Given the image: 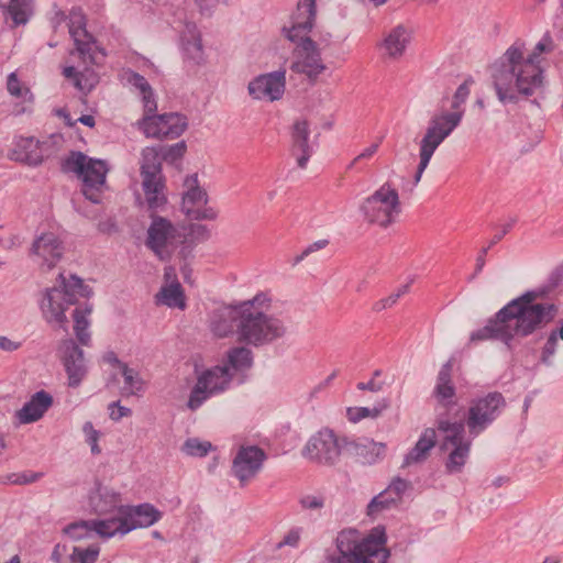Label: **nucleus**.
<instances>
[{
    "label": "nucleus",
    "mask_w": 563,
    "mask_h": 563,
    "mask_svg": "<svg viewBox=\"0 0 563 563\" xmlns=\"http://www.w3.org/2000/svg\"><path fill=\"white\" fill-rule=\"evenodd\" d=\"M299 504L306 510H320L324 506V498L319 495L307 494L300 497Z\"/></svg>",
    "instance_id": "8fccbe9b"
},
{
    "label": "nucleus",
    "mask_w": 563,
    "mask_h": 563,
    "mask_svg": "<svg viewBox=\"0 0 563 563\" xmlns=\"http://www.w3.org/2000/svg\"><path fill=\"white\" fill-rule=\"evenodd\" d=\"M181 211L192 220L212 221L218 210L209 203L207 190L200 185L197 174L185 178L181 194Z\"/></svg>",
    "instance_id": "dca6fc26"
},
{
    "label": "nucleus",
    "mask_w": 563,
    "mask_h": 563,
    "mask_svg": "<svg viewBox=\"0 0 563 563\" xmlns=\"http://www.w3.org/2000/svg\"><path fill=\"white\" fill-rule=\"evenodd\" d=\"M433 395L438 402L443 406L454 404L455 389L451 382L450 364H445L439 372Z\"/></svg>",
    "instance_id": "e433bc0d"
},
{
    "label": "nucleus",
    "mask_w": 563,
    "mask_h": 563,
    "mask_svg": "<svg viewBox=\"0 0 563 563\" xmlns=\"http://www.w3.org/2000/svg\"><path fill=\"white\" fill-rule=\"evenodd\" d=\"M7 90L12 97L21 99L24 102L33 101L31 89L19 78L15 71L11 73L7 78Z\"/></svg>",
    "instance_id": "a19ab883"
},
{
    "label": "nucleus",
    "mask_w": 563,
    "mask_h": 563,
    "mask_svg": "<svg viewBox=\"0 0 563 563\" xmlns=\"http://www.w3.org/2000/svg\"><path fill=\"white\" fill-rule=\"evenodd\" d=\"M7 442L4 435L0 434V455L5 451Z\"/></svg>",
    "instance_id": "69168bd1"
},
{
    "label": "nucleus",
    "mask_w": 563,
    "mask_h": 563,
    "mask_svg": "<svg viewBox=\"0 0 563 563\" xmlns=\"http://www.w3.org/2000/svg\"><path fill=\"white\" fill-rule=\"evenodd\" d=\"M51 22L54 29L66 22L68 32L74 40L76 49L71 52V57H78L81 63L78 65L65 66L63 75L71 80L75 88L79 91L88 92L98 82L97 73L90 67L99 63V49L92 36L85 29V15L79 8H73L67 15L56 4L51 10Z\"/></svg>",
    "instance_id": "7ed1b4c3"
},
{
    "label": "nucleus",
    "mask_w": 563,
    "mask_h": 563,
    "mask_svg": "<svg viewBox=\"0 0 563 563\" xmlns=\"http://www.w3.org/2000/svg\"><path fill=\"white\" fill-rule=\"evenodd\" d=\"M232 377L229 369L220 363L203 371L197 377L187 406L190 410H197L208 398L224 393L229 389Z\"/></svg>",
    "instance_id": "2eb2a0df"
},
{
    "label": "nucleus",
    "mask_w": 563,
    "mask_h": 563,
    "mask_svg": "<svg viewBox=\"0 0 563 563\" xmlns=\"http://www.w3.org/2000/svg\"><path fill=\"white\" fill-rule=\"evenodd\" d=\"M266 453L257 445H241L232 461V474L240 482L246 485L253 481L262 471Z\"/></svg>",
    "instance_id": "a211bd4d"
},
{
    "label": "nucleus",
    "mask_w": 563,
    "mask_h": 563,
    "mask_svg": "<svg viewBox=\"0 0 563 563\" xmlns=\"http://www.w3.org/2000/svg\"><path fill=\"white\" fill-rule=\"evenodd\" d=\"M142 188L148 209L158 210L167 203V187L164 175L142 177Z\"/></svg>",
    "instance_id": "c85d7f7f"
},
{
    "label": "nucleus",
    "mask_w": 563,
    "mask_h": 563,
    "mask_svg": "<svg viewBox=\"0 0 563 563\" xmlns=\"http://www.w3.org/2000/svg\"><path fill=\"white\" fill-rule=\"evenodd\" d=\"M64 532L74 540H81L88 538L95 531L91 521H78L68 525Z\"/></svg>",
    "instance_id": "a18cd8bd"
},
{
    "label": "nucleus",
    "mask_w": 563,
    "mask_h": 563,
    "mask_svg": "<svg viewBox=\"0 0 563 563\" xmlns=\"http://www.w3.org/2000/svg\"><path fill=\"white\" fill-rule=\"evenodd\" d=\"M185 152H186V145L184 142H180V143L169 146L166 150V152L164 153L162 158L173 163V162H176L179 158H181L183 155L185 154Z\"/></svg>",
    "instance_id": "864d4df0"
},
{
    "label": "nucleus",
    "mask_w": 563,
    "mask_h": 563,
    "mask_svg": "<svg viewBox=\"0 0 563 563\" xmlns=\"http://www.w3.org/2000/svg\"><path fill=\"white\" fill-rule=\"evenodd\" d=\"M435 443L437 431L433 428L424 429L413 448L405 455L401 466L408 467L424 462L429 457L431 450L435 446Z\"/></svg>",
    "instance_id": "7c9ffc66"
},
{
    "label": "nucleus",
    "mask_w": 563,
    "mask_h": 563,
    "mask_svg": "<svg viewBox=\"0 0 563 563\" xmlns=\"http://www.w3.org/2000/svg\"><path fill=\"white\" fill-rule=\"evenodd\" d=\"M386 444L369 439H346L345 454L353 456L362 464L372 465L383 460L386 455Z\"/></svg>",
    "instance_id": "393cba45"
},
{
    "label": "nucleus",
    "mask_w": 563,
    "mask_h": 563,
    "mask_svg": "<svg viewBox=\"0 0 563 563\" xmlns=\"http://www.w3.org/2000/svg\"><path fill=\"white\" fill-rule=\"evenodd\" d=\"M391 490H383L375 496L367 506V515L371 517L378 516L382 511L391 508L398 501L390 496Z\"/></svg>",
    "instance_id": "79ce46f5"
},
{
    "label": "nucleus",
    "mask_w": 563,
    "mask_h": 563,
    "mask_svg": "<svg viewBox=\"0 0 563 563\" xmlns=\"http://www.w3.org/2000/svg\"><path fill=\"white\" fill-rule=\"evenodd\" d=\"M109 518L100 520H91L93 531L101 538L109 539L115 534H126L130 527L126 523V517L123 508L117 509L114 514H110Z\"/></svg>",
    "instance_id": "72a5a7b5"
},
{
    "label": "nucleus",
    "mask_w": 563,
    "mask_h": 563,
    "mask_svg": "<svg viewBox=\"0 0 563 563\" xmlns=\"http://www.w3.org/2000/svg\"><path fill=\"white\" fill-rule=\"evenodd\" d=\"M4 20L11 21V26L24 25L34 12V0H0Z\"/></svg>",
    "instance_id": "2f4dec72"
},
{
    "label": "nucleus",
    "mask_w": 563,
    "mask_h": 563,
    "mask_svg": "<svg viewBox=\"0 0 563 563\" xmlns=\"http://www.w3.org/2000/svg\"><path fill=\"white\" fill-rule=\"evenodd\" d=\"M220 364L229 369V374L233 378L235 375L244 373L252 367V351L245 346L231 347L225 352Z\"/></svg>",
    "instance_id": "f704fd0d"
},
{
    "label": "nucleus",
    "mask_w": 563,
    "mask_h": 563,
    "mask_svg": "<svg viewBox=\"0 0 563 563\" xmlns=\"http://www.w3.org/2000/svg\"><path fill=\"white\" fill-rule=\"evenodd\" d=\"M155 302L168 308L186 309L185 291L173 266H167L164 269V283L155 295Z\"/></svg>",
    "instance_id": "5701e85b"
},
{
    "label": "nucleus",
    "mask_w": 563,
    "mask_h": 563,
    "mask_svg": "<svg viewBox=\"0 0 563 563\" xmlns=\"http://www.w3.org/2000/svg\"><path fill=\"white\" fill-rule=\"evenodd\" d=\"M299 539H300V534L298 531H289L284 540L280 542V545L285 544V545H291V547H295L298 544L299 542Z\"/></svg>",
    "instance_id": "13d9d810"
},
{
    "label": "nucleus",
    "mask_w": 563,
    "mask_h": 563,
    "mask_svg": "<svg viewBox=\"0 0 563 563\" xmlns=\"http://www.w3.org/2000/svg\"><path fill=\"white\" fill-rule=\"evenodd\" d=\"M271 306L272 299L264 292L241 302V321L236 323L239 342L261 346L285 335L284 321L268 313Z\"/></svg>",
    "instance_id": "423d86ee"
},
{
    "label": "nucleus",
    "mask_w": 563,
    "mask_h": 563,
    "mask_svg": "<svg viewBox=\"0 0 563 563\" xmlns=\"http://www.w3.org/2000/svg\"><path fill=\"white\" fill-rule=\"evenodd\" d=\"M131 87L142 96L144 117L139 121V129L146 137L176 139L187 129V119L179 113L154 114L157 103L148 81L139 74L128 78Z\"/></svg>",
    "instance_id": "1a4fd4ad"
},
{
    "label": "nucleus",
    "mask_w": 563,
    "mask_h": 563,
    "mask_svg": "<svg viewBox=\"0 0 563 563\" xmlns=\"http://www.w3.org/2000/svg\"><path fill=\"white\" fill-rule=\"evenodd\" d=\"M100 548L98 545H90L88 548L75 547L69 561L78 563H95L99 556Z\"/></svg>",
    "instance_id": "c03bdc74"
},
{
    "label": "nucleus",
    "mask_w": 563,
    "mask_h": 563,
    "mask_svg": "<svg viewBox=\"0 0 563 563\" xmlns=\"http://www.w3.org/2000/svg\"><path fill=\"white\" fill-rule=\"evenodd\" d=\"M537 299L536 291H528L511 300L485 327L470 334V344L496 339L509 346L516 336L526 338L545 327L556 316L558 308Z\"/></svg>",
    "instance_id": "f03ea898"
},
{
    "label": "nucleus",
    "mask_w": 563,
    "mask_h": 563,
    "mask_svg": "<svg viewBox=\"0 0 563 563\" xmlns=\"http://www.w3.org/2000/svg\"><path fill=\"white\" fill-rule=\"evenodd\" d=\"M93 312V306L91 303L85 302L80 305H75V309L73 311V320H74V332L82 345H89L90 343V332L89 328L91 324L90 317Z\"/></svg>",
    "instance_id": "c9c22d12"
},
{
    "label": "nucleus",
    "mask_w": 563,
    "mask_h": 563,
    "mask_svg": "<svg viewBox=\"0 0 563 563\" xmlns=\"http://www.w3.org/2000/svg\"><path fill=\"white\" fill-rule=\"evenodd\" d=\"M65 168L82 180V194L87 199L95 203L100 201L108 172L103 161L90 158L79 152L71 153L65 162Z\"/></svg>",
    "instance_id": "9b49d317"
},
{
    "label": "nucleus",
    "mask_w": 563,
    "mask_h": 563,
    "mask_svg": "<svg viewBox=\"0 0 563 563\" xmlns=\"http://www.w3.org/2000/svg\"><path fill=\"white\" fill-rule=\"evenodd\" d=\"M59 114L64 117V119L68 125L73 126L75 124V122L71 121L69 114L64 113V111H59Z\"/></svg>",
    "instance_id": "338daca9"
},
{
    "label": "nucleus",
    "mask_w": 563,
    "mask_h": 563,
    "mask_svg": "<svg viewBox=\"0 0 563 563\" xmlns=\"http://www.w3.org/2000/svg\"><path fill=\"white\" fill-rule=\"evenodd\" d=\"M472 80H465L456 89L450 108H442L433 113L428 122L424 134L419 142V164L415 175V184H418L427 169L437 148L461 124L465 109L463 104L471 93Z\"/></svg>",
    "instance_id": "20e7f679"
},
{
    "label": "nucleus",
    "mask_w": 563,
    "mask_h": 563,
    "mask_svg": "<svg viewBox=\"0 0 563 563\" xmlns=\"http://www.w3.org/2000/svg\"><path fill=\"white\" fill-rule=\"evenodd\" d=\"M331 34L327 33L325 35L320 36L319 42L323 45V47H327L330 44Z\"/></svg>",
    "instance_id": "0e129e2a"
},
{
    "label": "nucleus",
    "mask_w": 563,
    "mask_h": 563,
    "mask_svg": "<svg viewBox=\"0 0 563 563\" xmlns=\"http://www.w3.org/2000/svg\"><path fill=\"white\" fill-rule=\"evenodd\" d=\"M555 49L554 40L547 31L525 55L523 45L515 43L507 48L498 64L494 66V86L501 102L514 101L518 95H532L543 80L544 56Z\"/></svg>",
    "instance_id": "f257e3e1"
},
{
    "label": "nucleus",
    "mask_w": 563,
    "mask_h": 563,
    "mask_svg": "<svg viewBox=\"0 0 563 563\" xmlns=\"http://www.w3.org/2000/svg\"><path fill=\"white\" fill-rule=\"evenodd\" d=\"M309 124L305 120L296 121L292 126V154L297 159L300 168H305L312 154V148L309 144Z\"/></svg>",
    "instance_id": "c756f323"
},
{
    "label": "nucleus",
    "mask_w": 563,
    "mask_h": 563,
    "mask_svg": "<svg viewBox=\"0 0 563 563\" xmlns=\"http://www.w3.org/2000/svg\"><path fill=\"white\" fill-rule=\"evenodd\" d=\"M542 563H560L558 558H547Z\"/></svg>",
    "instance_id": "774afa93"
},
{
    "label": "nucleus",
    "mask_w": 563,
    "mask_h": 563,
    "mask_svg": "<svg viewBox=\"0 0 563 563\" xmlns=\"http://www.w3.org/2000/svg\"><path fill=\"white\" fill-rule=\"evenodd\" d=\"M286 89V71L276 70L254 77L247 85L249 95L257 101L280 100Z\"/></svg>",
    "instance_id": "412c9836"
},
{
    "label": "nucleus",
    "mask_w": 563,
    "mask_h": 563,
    "mask_svg": "<svg viewBox=\"0 0 563 563\" xmlns=\"http://www.w3.org/2000/svg\"><path fill=\"white\" fill-rule=\"evenodd\" d=\"M505 398L500 393H489L477 399L468 409L467 427L470 432L477 435L492 423L505 407Z\"/></svg>",
    "instance_id": "f3484780"
},
{
    "label": "nucleus",
    "mask_w": 563,
    "mask_h": 563,
    "mask_svg": "<svg viewBox=\"0 0 563 563\" xmlns=\"http://www.w3.org/2000/svg\"><path fill=\"white\" fill-rule=\"evenodd\" d=\"M346 450V438L324 428L312 434L302 449V456L320 465L332 466Z\"/></svg>",
    "instance_id": "ddd939ff"
},
{
    "label": "nucleus",
    "mask_w": 563,
    "mask_h": 563,
    "mask_svg": "<svg viewBox=\"0 0 563 563\" xmlns=\"http://www.w3.org/2000/svg\"><path fill=\"white\" fill-rule=\"evenodd\" d=\"M77 121L81 122L82 124L92 128L95 125V119L92 115H81L77 119Z\"/></svg>",
    "instance_id": "680f3d73"
},
{
    "label": "nucleus",
    "mask_w": 563,
    "mask_h": 563,
    "mask_svg": "<svg viewBox=\"0 0 563 563\" xmlns=\"http://www.w3.org/2000/svg\"><path fill=\"white\" fill-rule=\"evenodd\" d=\"M241 321V303L221 307L212 312L210 331L217 338H228L236 334V323Z\"/></svg>",
    "instance_id": "b1692460"
},
{
    "label": "nucleus",
    "mask_w": 563,
    "mask_h": 563,
    "mask_svg": "<svg viewBox=\"0 0 563 563\" xmlns=\"http://www.w3.org/2000/svg\"><path fill=\"white\" fill-rule=\"evenodd\" d=\"M378 147H379V142H375L373 144H371L369 146H367L366 148H364L355 158L354 161L352 162V164H356L357 162L360 161H363V159H371L375 154L376 152L378 151Z\"/></svg>",
    "instance_id": "4d7b16f0"
},
{
    "label": "nucleus",
    "mask_w": 563,
    "mask_h": 563,
    "mask_svg": "<svg viewBox=\"0 0 563 563\" xmlns=\"http://www.w3.org/2000/svg\"><path fill=\"white\" fill-rule=\"evenodd\" d=\"M212 449L209 441H202L197 438H189L181 446V452L188 456L202 457Z\"/></svg>",
    "instance_id": "37998d69"
},
{
    "label": "nucleus",
    "mask_w": 563,
    "mask_h": 563,
    "mask_svg": "<svg viewBox=\"0 0 563 563\" xmlns=\"http://www.w3.org/2000/svg\"><path fill=\"white\" fill-rule=\"evenodd\" d=\"M22 346L21 340H15L5 335H0V350L3 352L12 353Z\"/></svg>",
    "instance_id": "6e6d98bb"
},
{
    "label": "nucleus",
    "mask_w": 563,
    "mask_h": 563,
    "mask_svg": "<svg viewBox=\"0 0 563 563\" xmlns=\"http://www.w3.org/2000/svg\"><path fill=\"white\" fill-rule=\"evenodd\" d=\"M297 10L290 25L283 27L285 37L296 43L291 69L310 79H316L327 68L316 42L308 36L316 18V1L300 0Z\"/></svg>",
    "instance_id": "39448f33"
},
{
    "label": "nucleus",
    "mask_w": 563,
    "mask_h": 563,
    "mask_svg": "<svg viewBox=\"0 0 563 563\" xmlns=\"http://www.w3.org/2000/svg\"><path fill=\"white\" fill-rule=\"evenodd\" d=\"M82 432L85 434L86 442L90 445L91 453L95 455L99 454L101 452V449L98 444L100 432L95 429L90 421L84 424Z\"/></svg>",
    "instance_id": "09e8293b"
},
{
    "label": "nucleus",
    "mask_w": 563,
    "mask_h": 563,
    "mask_svg": "<svg viewBox=\"0 0 563 563\" xmlns=\"http://www.w3.org/2000/svg\"><path fill=\"white\" fill-rule=\"evenodd\" d=\"M123 511L130 531L137 528L151 527L162 518V512L151 504H142L135 507L126 506L123 508Z\"/></svg>",
    "instance_id": "473e14b6"
},
{
    "label": "nucleus",
    "mask_w": 563,
    "mask_h": 563,
    "mask_svg": "<svg viewBox=\"0 0 563 563\" xmlns=\"http://www.w3.org/2000/svg\"><path fill=\"white\" fill-rule=\"evenodd\" d=\"M181 48L184 62L189 68L201 66L206 63L201 36L196 25H186L181 34Z\"/></svg>",
    "instance_id": "bb28decb"
},
{
    "label": "nucleus",
    "mask_w": 563,
    "mask_h": 563,
    "mask_svg": "<svg viewBox=\"0 0 563 563\" xmlns=\"http://www.w3.org/2000/svg\"><path fill=\"white\" fill-rule=\"evenodd\" d=\"M382 527L374 528L361 538L356 530H343L336 538V549L329 553L325 563H385L388 551Z\"/></svg>",
    "instance_id": "6e6552de"
},
{
    "label": "nucleus",
    "mask_w": 563,
    "mask_h": 563,
    "mask_svg": "<svg viewBox=\"0 0 563 563\" xmlns=\"http://www.w3.org/2000/svg\"><path fill=\"white\" fill-rule=\"evenodd\" d=\"M488 251V247H484L481 254L476 258V271L481 272L485 265V255Z\"/></svg>",
    "instance_id": "052dcab7"
},
{
    "label": "nucleus",
    "mask_w": 563,
    "mask_h": 563,
    "mask_svg": "<svg viewBox=\"0 0 563 563\" xmlns=\"http://www.w3.org/2000/svg\"><path fill=\"white\" fill-rule=\"evenodd\" d=\"M558 338L556 332H551L543 349L541 358L544 363H549L550 358L556 353Z\"/></svg>",
    "instance_id": "3c124183"
},
{
    "label": "nucleus",
    "mask_w": 563,
    "mask_h": 563,
    "mask_svg": "<svg viewBox=\"0 0 563 563\" xmlns=\"http://www.w3.org/2000/svg\"><path fill=\"white\" fill-rule=\"evenodd\" d=\"M402 211L400 195L396 186L387 180L364 198L360 212L364 221L380 229L393 225Z\"/></svg>",
    "instance_id": "9d476101"
},
{
    "label": "nucleus",
    "mask_w": 563,
    "mask_h": 563,
    "mask_svg": "<svg viewBox=\"0 0 563 563\" xmlns=\"http://www.w3.org/2000/svg\"><path fill=\"white\" fill-rule=\"evenodd\" d=\"M91 505L99 515L114 514L117 509L125 508L120 504V496L115 492L99 487L95 496L91 497Z\"/></svg>",
    "instance_id": "4c0bfd02"
},
{
    "label": "nucleus",
    "mask_w": 563,
    "mask_h": 563,
    "mask_svg": "<svg viewBox=\"0 0 563 563\" xmlns=\"http://www.w3.org/2000/svg\"><path fill=\"white\" fill-rule=\"evenodd\" d=\"M162 155L158 147H145L141 157V176H157L162 173Z\"/></svg>",
    "instance_id": "ea45409f"
},
{
    "label": "nucleus",
    "mask_w": 563,
    "mask_h": 563,
    "mask_svg": "<svg viewBox=\"0 0 563 563\" xmlns=\"http://www.w3.org/2000/svg\"><path fill=\"white\" fill-rule=\"evenodd\" d=\"M8 158L14 162L36 166L43 161L40 141L32 136H18L12 142Z\"/></svg>",
    "instance_id": "a878e982"
},
{
    "label": "nucleus",
    "mask_w": 563,
    "mask_h": 563,
    "mask_svg": "<svg viewBox=\"0 0 563 563\" xmlns=\"http://www.w3.org/2000/svg\"><path fill=\"white\" fill-rule=\"evenodd\" d=\"M408 284L400 286L395 292L390 294L386 298L376 301L374 305V310L382 311L384 309L393 307L394 305H396L400 297L408 292Z\"/></svg>",
    "instance_id": "de8ad7c7"
},
{
    "label": "nucleus",
    "mask_w": 563,
    "mask_h": 563,
    "mask_svg": "<svg viewBox=\"0 0 563 563\" xmlns=\"http://www.w3.org/2000/svg\"><path fill=\"white\" fill-rule=\"evenodd\" d=\"M382 408L350 407L346 409V417L351 422H358L364 418H376L382 413Z\"/></svg>",
    "instance_id": "49530a36"
},
{
    "label": "nucleus",
    "mask_w": 563,
    "mask_h": 563,
    "mask_svg": "<svg viewBox=\"0 0 563 563\" xmlns=\"http://www.w3.org/2000/svg\"><path fill=\"white\" fill-rule=\"evenodd\" d=\"M324 245V242H319V243H316L313 246H309L308 249H306L302 254L300 255V257L297 260V261H301L305 256H307L308 254H310L313 250H314V246L317 249H321L322 246Z\"/></svg>",
    "instance_id": "e2e57ef3"
},
{
    "label": "nucleus",
    "mask_w": 563,
    "mask_h": 563,
    "mask_svg": "<svg viewBox=\"0 0 563 563\" xmlns=\"http://www.w3.org/2000/svg\"><path fill=\"white\" fill-rule=\"evenodd\" d=\"M92 288L74 274L59 273L54 284L41 291L38 308L43 320L51 327L66 329L67 311L78 298H90Z\"/></svg>",
    "instance_id": "0eeeda50"
},
{
    "label": "nucleus",
    "mask_w": 563,
    "mask_h": 563,
    "mask_svg": "<svg viewBox=\"0 0 563 563\" xmlns=\"http://www.w3.org/2000/svg\"><path fill=\"white\" fill-rule=\"evenodd\" d=\"M65 252L64 242L54 231H43L33 240L30 255L41 266L54 268Z\"/></svg>",
    "instance_id": "aec40b11"
},
{
    "label": "nucleus",
    "mask_w": 563,
    "mask_h": 563,
    "mask_svg": "<svg viewBox=\"0 0 563 563\" xmlns=\"http://www.w3.org/2000/svg\"><path fill=\"white\" fill-rule=\"evenodd\" d=\"M331 378H332V377H329L327 380L321 382V383H319L318 385H316V386H314V387L309 391L308 400H312V399H313V398H316L320 393H322V391L327 388V386H328L329 382L331 380Z\"/></svg>",
    "instance_id": "bf43d9fd"
},
{
    "label": "nucleus",
    "mask_w": 563,
    "mask_h": 563,
    "mask_svg": "<svg viewBox=\"0 0 563 563\" xmlns=\"http://www.w3.org/2000/svg\"><path fill=\"white\" fill-rule=\"evenodd\" d=\"M109 417L113 421H119L124 417H130L132 411L130 408L121 406L119 401H113L108 406Z\"/></svg>",
    "instance_id": "603ef678"
},
{
    "label": "nucleus",
    "mask_w": 563,
    "mask_h": 563,
    "mask_svg": "<svg viewBox=\"0 0 563 563\" xmlns=\"http://www.w3.org/2000/svg\"><path fill=\"white\" fill-rule=\"evenodd\" d=\"M53 404V398L44 390L35 393L31 399L16 411L15 417L22 424L38 421Z\"/></svg>",
    "instance_id": "cd10ccee"
},
{
    "label": "nucleus",
    "mask_w": 563,
    "mask_h": 563,
    "mask_svg": "<svg viewBox=\"0 0 563 563\" xmlns=\"http://www.w3.org/2000/svg\"><path fill=\"white\" fill-rule=\"evenodd\" d=\"M408 486L409 484L407 481L396 478L386 488V490H391L390 496H393L397 501H399L401 499L402 494L407 490Z\"/></svg>",
    "instance_id": "5fc2aeb1"
},
{
    "label": "nucleus",
    "mask_w": 563,
    "mask_h": 563,
    "mask_svg": "<svg viewBox=\"0 0 563 563\" xmlns=\"http://www.w3.org/2000/svg\"><path fill=\"white\" fill-rule=\"evenodd\" d=\"M183 228L161 216H151L146 231L145 245L161 261H167L179 244L184 243Z\"/></svg>",
    "instance_id": "f8f14e48"
},
{
    "label": "nucleus",
    "mask_w": 563,
    "mask_h": 563,
    "mask_svg": "<svg viewBox=\"0 0 563 563\" xmlns=\"http://www.w3.org/2000/svg\"><path fill=\"white\" fill-rule=\"evenodd\" d=\"M438 430L442 434L441 449L449 452L446 470L450 473L460 472L466 463L471 450V442L464 439L463 422L440 419Z\"/></svg>",
    "instance_id": "4468645a"
},
{
    "label": "nucleus",
    "mask_w": 563,
    "mask_h": 563,
    "mask_svg": "<svg viewBox=\"0 0 563 563\" xmlns=\"http://www.w3.org/2000/svg\"><path fill=\"white\" fill-rule=\"evenodd\" d=\"M59 350L68 386L78 387L88 373L84 351L73 340L63 341Z\"/></svg>",
    "instance_id": "4be33fe9"
},
{
    "label": "nucleus",
    "mask_w": 563,
    "mask_h": 563,
    "mask_svg": "<svg viewBox=\"0 0 563 563\" xmlns=\"http://www.w3.org/2000/svg\"><path fill=\"white\" fill-rule=\"evenodd\" d=\"M413 36L415 30L410 24L398 23L383 34L377 47L385 59L398 62L406 55Z\"/></svg>",
    "instance_id": "6ab92c4d"
},
{
    "label": "nucleus",
    "mask_w": 563,
    "mask_h": 563,
    "mask_svg": "<svg viewBox=\"0 0 563 563\" xmlns=\"http://www.w3.org/2000/svg\"><path fill=\"white\" fill-rule=\"evenodd\" d=\"M109 362L118 364L124 380V389L130 395H137L144 390V380L140 373L129 367L126 364L121 363L113 354L107 357Z\"/></svg>",
    "instance_id": "58836bf2"
}]
</instances>
